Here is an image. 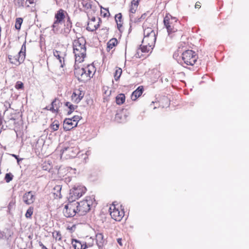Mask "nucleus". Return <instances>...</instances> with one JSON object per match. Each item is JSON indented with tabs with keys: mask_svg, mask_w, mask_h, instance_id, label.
<instances>
[{
	"mask_svg": "<svg viewBox=\"0 0 249 249\" xmlns=\"http://www.w3.org/2000/svg\"><path fill=\"white\" fill-rule=\"evenodd\" d=\"M86 41L84 37L78 38L73 42V53L75 61L81 63L84 61L86 55Z\"/></svg>",
	"mask_w": 249,
	"mask_h": 249,
	"instance_id": "f257e3e1",
	"label": "nucleus"
},
{
	"mask_svg": "<svg viewBox=\"0 0 249 249\" xmlns=\"http://www.w3.org/2000/svg\"><path fill=\"white\" fill-rule=\"evenodd\" d=\"M76 203V210L77 214L79 215H85L90 209V206L92 204V198L88 196L86 199Z\"/></svg>",
	"mask_w": 249,
	"mask_h": 249,
	"instance_id": "f03ea898",
	"label": "nucleus"
},
{
	"mask_svg": "<svg viewBox=\"0 0 249 249\" xmlns=\"http://www.w3.org/2000/svg\"><path fill=\"white\" fill-rule=\"evenodd\" d=\"M197 59L196 53L192 50H187L182 53V60L186 65H194Z\"/></svg>",
	"mask_w": 249,
	"mask_h": 249,
	"instance_id": "7ed1b4c3",
	"label": "nucleus"
},
{
	"mask_svg": "<svg viewBox=\"0 0 249 249\" xmlns=\"http://www.w3.org/2000/svg\"><path fill=\"white\" fill-rule=\"evenodd\" d=\"M86 191L85 187L81 185H74L70 191L69 200L72 202L80 197Z\"/></svg>",
	"mask_w": 249,
	"mask_h": 249,
	"instance_id": "20e7f679",
	"label": "nucleus"
},
{
	"mask_svg": "<svg viewBox=\"0 0 249 249\" xmlns=\"http://www.w3.org/2000/svg\"><path fill=\"white\" fill-rule=\"evenodd\" d=\"M173 21L177 22V19L175 18L172 17L171 15H166L164 18L163 22L164 25L166 27L168 35L173 37L172 35L173 33H174L177 31V29L175 28L173 24Z\"/></svg>",
	"mask_w": 249,
	"mask_h": 249,
	"instance_id": "39448f33",
	"label": "nucleus"
},
{
	"mask_svg": "<svg viewBox=\"0 0 249 249\" xmlns=\"http://www.w3.org/2000/svg\"><path fill=\"white\" fill-rule=\"evenodd\" d=\"M63 213L64 215L67 217H73L76 213H77V210H76V203H71L65 206Z\"/></svg>",
	"mask_w": 249,
	"mask_h": 249,
	"instance_id": "423d86ee",
	"label": "nucleus"
},
{
	"mask_svg": "<svg viewBox=\"0 0 249 249\" xmlns=\"http://www.w3.org/2000/svg\"><path fill=\"white\" fill-rule=\"evenodd\" d=\"M23 201L27 205H30L36 200L35 192L30 191L25 193L22 197Z\"/></svg>",
	"mask_w": 249,
	"mask_h": 249,
	"instance_id": "0eeeda50",
	"label": "nucleus"
},
{
	"mask_svg": "<svg viewBox=\"0 0 249 249\" xmlns=\"http://www.w3.org/2000/svg\"><path fill=\"white\" fill-rule=\"evenodd\" d=\"M109 208L110 214L111 217L116 221H120L124 216V212H120L118 209H116L115 206H113Z\"/></svg>",
	"mask_w": 249,
	"mask_h": 249,
	"instance_id": "6e6552de",
	"label": "nucleus"
},
{
	"mask_svg": "<svg viewBox=\"0 0 249 249\" xmlns=\"http://www.w3.org/2000/svg\"><path fill=\"white\" fill-rule=\"evenodd\" d=\"M67 15L68 13L66 11L62 9H60L55 14V20L61 23Z\"/></svg>",
	"mask_w": 249,
	"mask_h": 249,
	"instance_id": "1a4fd4ad",
	"label": "nucleus"
},
{
	"mask_svg": "<svg viewBox=\"0 0 249 249\" xmlns=\"http://www.w3.org/2000/svg\"><path fill=\"white\" fill-rule=\"evenodd\" d=\"M61 103L58 98H55L51 103L50 107H47L46 109L51 111L53 113H58Z\"/></svg>",
	"mask_w": 249,
	"mask_h": 249,
	"instance_id": "9d476101",
	"label": "nucleus"
},
{
	"mask_svg": "<svg viewBox=\"0 0 249 249\" xmlns=\"http://www.w3.org/2000/svg\"><path fill=\"white\" fill-rule=\"evenodd\" d=\"M156 40V34H152L151 36L144 37L142 41V44L150 45L151 46L154 47Z\"/></svg>",
	"mask_w": 249,
	"mask_h": 249,
	"instance_id": "9b49d317",
	"label": "nucleus"
},
{
	"mask_svg": "<svg viewBox=\"0 0 249 249\" xmlns=\"http://www.w3.org/2000/svg\"><path fill=\"white\" fill-rule=\"evenodd\" d=\"M8 61L12 64L16 66H18L23 62V58H19L18 54L13 56L12 55H8Z\"/></svg>",
	"mask_w": 249,
	"mask_h": 249,
	"instance_id": "f8f14e48",
	"label": "nucleus"
},
{
	"mask_svg": "<svg viewBox=\"0 0 249 249\" xmlns=\"http://www.w3.org/2000/svg\"><path fill=\"white\" fill-rule=\"evenodd\" d=\"M71 244L74 249H86L88 247L86 242H81L77 239H73Z\"/></svg>",
	"mask_w": 249,
	"mask_h": 249,
	"instance_id": "ddd939ff",
	"label": "nucleus"
},
{
	"mask_svg": "<svg viewBox=\"0 0 249 249\" xmlns=\"http://www.w3.org/2000/svg\"><path fill=\"white\" fill-rule=\"evenodd\" d=\"M75 123L70 118H66L64 120L63 127L65 131H69L75 127Z\"/></svg>",
	"mask_w": 249,
	"mask_h": 249,
	"instance_id": "4468645a",
	"label": "nucleus"
},
{
	"mask_svg": "<svg viewBox=\"0 0 249 249\" xmlns=\"http://www.w3.org/2000/svg\"><path fill=\"white\" fill-rule=\"evenodd\" d=\"M86 71H87V69H85L84 68H79L78 69H75L74 71L75 74H76L78 76V79L79 80L85 81V76L87 75L85 74Z\"/></svg>",
	"mask_w": 249,
	"mask_h": 249,
	"instance_id": "2eb2a0df",
	"label": "nucleus"
},
{
	"mask_svg": "<svg viewBox=\"0 0 249 249\" xmlns=\"http://www.w3.org/2000/svg\"><path fill=\"white\" fill-rule=\"evenodd\" d=\"M143 88L142 86H139L135 90H134L131 95V98L132 100H136L137 98L140 97L142 93Z\"/></svg>",
	"mask_w": 249,
	"mask_h": 249,
	"instance_id": "dca6fc26",
	"label": "nucleus"
},
{
	"mask_svg": "<svg viewBox=\"0 0 249 249\" xmlns=\"http://www.w3.org/2000/svg\"><path fill=\"white\" fill-rule=\"evenodd\" d=\"M98 20L99 21L97 24H95L94 22H89L87 30L89 31L93 32L97 29L99 27V21H101L100 18H98Z\"/></svg>",
	"mask_w": 249,
	"mask_h": 249,
	"instance_id": "f3484780",
	"label": "nucleus"
},
{
	"mask_svg": "<svg viewBox=\"0 0 249 249\" xmlns=\"http://www.w3.org/2000/svg\"><path fill=\"white\" fill-rule=\"evenodd\" d=\"M96 243L98 247L100 249L103 246L105 240L103 234L102 233H97L96 235Z\"/></svg>",
	"mask_w": 249,
	"mask_h": 249,
	"instance_id": "a211bd4d",
	"label": "nucleus"
},
{
	"mask_svg": "<svg viewBox=\"0 0 249 249\" xmlns=\"http://www.w3.org/2000/svg\"><path fill=\"white\" fill-rule=\"evenodd\" d=\"M87 69V71H86L85 74L87 75L85 76L86 81L89 80L91 77L93 75V73H92V71H94V68L93 66L89 65L87 68H85Z\"/></svg>",
	"mask_w": 249,
	"mask_h": 249,
	"instance_id": "6ab92c4d",
	"label": "nucleus"
},
{
	"mask_svg": "<svg viewBox=\"0 0 249 249\" xmlns=\"http://www.w3.org/2000/svg\"><path fill=\"white\" fill-rule=\"evenodd\" d=\"M64 105L69 109V111L67 112L68 115H71L77 107V106H74L69 102H65Z\"/></svg>",
	"mask_w": 249,
	"mask_h": 249,
	"instance_id": "aec40b11",
	"label": "nucleus"
},
{
	"mask_svg": "<svg viewBox=\"0 0 249 249\" xmlns=\"http://www.w3.org/2000/svg\"><path fill=\"white\" fill-rule=\"evenodd\" d=\"M139 3V0H132L131 1V5L129 9V12L131 14H134L137 9Z\"/></svg>",
	"mask_w": 249,
	"mask_h": 249,
	"instance_id": "412c9836",
	"label": "nucleus"
},
{
	"mask_svg": "<svg viewBox=\"0 0 249 249\" xmlns=\"http://www.w3.org/2000/svg\"><path fill=\"white\" fill-rule=\"evenodd\" d=\"M3 124L4 125V127L3 128L4 129L6 128H12L14 127L16 124V118L10 119L8 122H3Z\"/></svg>",
	"mask_w": 249,
	"mask_h": 249,
	"instance_id": "4be33fe9",
	"label": "nucleus"
},
{
	"mask_svg": "<svg viewBox=\"0 0 249 249\" xmlns=\"http://www.w3.org/2000/svg\"><path fill=\"white\" fill-rule=\"evenodd\" d=\"M118 43L117 39L113 38L109 40L107 43V50L109 51L114 47H115Z\"/></svg>",
	"mask_w": 249,
	"mask_h": 249,
	"instance_id": "5701e85b",
	"label": "nucleus"
},
{
	"mask_svg": "<svg viewBox=\"0 0 249 249\" xmlns=\"http://www.w3.org/2000/svg\"><path fill=\"white\" fill-rule=\"evenodd\" d=\"M154 47L146 44H142L141 45V51L143 53H148L151 52Z\"/></svg>",
	"mask_w": 249,
	"mask_h": 249,
	"instance_id": "b1692460",
	"label": "nucleus"
},
{
	"mask_svg": "<svg viewBox=\"0 0 249 249\" xmlns=\"http://www.w3.org/2000/svg\"><path fill=\"white\" fill-rule=\"evenodd\" d=\"M125 95L123 93L118 94L116 97V102L117 105L123 104L125 101Z\"/></svg>",
	"mask_w": 249,
	"mask_h": 249,
	"instance_id": "393cba45",
	"label": "nucleus"
},
{
	"mask_svg": "<svg viewBox=\"0 0 249 249\" xmlns=\"http://www.w3.org/2000/svg\"><path fill=\"white\" fill-rule=\"evenodd\" d=\"M152 34H156L155 32L151 28H145L143 30L144 37L151 36Z\"/></svg>",
	"mask_w": 249,
	"mask_h": 249,
	"instance_id": "a878e982",
	"label": "nucleus"
},
{
	"mask_svg": "<svg viewBox=\"0 0 249 249\" xmlns=\"http://www.w3.org/2000/svg\"><path fill=\"white\" fill-rule=\"evenodd\" d=\"M60 23L57 22L56 21L54 20L53 25H52V31L55 34H56L58 33V32L59 30L60 27L59 26V24Z\"/></svg>",
	"mask_w": 249,
	"mask_h": 249,
	"instance_id": "bb28decb",
	"label": "nucleus"
},
{
	"mask_svg": "<svg viewBox=\"0 0 249 249\" xmlns=\"http://www.w3.org/2000/svg\"><path fill=\"white\" fill-rule=\"evenodd\" d=\"M23 19L21 18H18L16 19V23H15V28L17 30H20L21 28V25L22 23Z\"/></svg>",
	"mask_w": 249,
	"mask_h": 249,
	"instance_id": "cd10ccee",
	"label": "nucleus"
},
{
	"mask_svg": "<svg viewBox=\"0 0 249 249\" xmlns=\"http://www.w3.org/2000/svg\"><path fill=\"white\" fill-rule=\"evenodd\" d=\"M122 70L121 68H119L116 70L115 73H114V75L115 80H118L120 78V77L122 74Z\"/></svg>",
	"mask_w": 249,
	"mask_h": 249,
	"instance_id": "c85d7f7f",
	"label": "nucleus"
},
{
	"mask_svg": "<svg viewBox=\"0 0 249 249\" xmlns=\"http://www.w3.org/2000/svg\"><path fill=\"white\" fill-rule=\"evenodd\" d=\"M71 99L75 103H78L81 100V97H78V93H76V92H74L72 94Z\"/></svg>",
	"mask_w": 249,
	"mask_h": 249,
	"instance_id": "c756f323",
	"label": "nucleus"
},
{
	"mask_svg": "<svg viewBox=\"0 0 249 249\" xmlns=\"http://www.w3.org/2000/svg\"><path fill=\"white\" fill-rule=\"evenodd\" d=\"M53 237L56 240H61V234L59 231H54L53 232Z\"/></svg>",
	"mask_w": 249,
	"mask_h": 249,
	"instance_id": "7c9ffc66",
	"label": "nucleus"
},
{
	"mask_svg": "<svg viewBox=\"0 0 249 249\" xmlns=\"http://www.w3.org/2000/svg\"><path fill=\"white\" fill-rule=\"evenodd\" d=\"M33 207H30L27 210L26 213H25V217L27 218H30L33 213Z\"/></svg>",
	"mask_w": 249,
	"mask_h": 249,
	"instance_id": "2f4dec72",
	"label": "nucleus"
},
{
	"mask_svg": "<svg viewBox=\"0 0 249 249\" xmlns=\"http://www.w3.org/2000/svg\"><path fill=\"white\" fill-rule=\"evenodd\" d=\"M73 148L72 147H65L61 150L62 154L70 153L73 152Z\"/></svg>",
	"mask_w": 249,
	"mask_h": 249,
	"instance_id": "473e14b6",
	"label": "nucleus"
},
{
	"mask_svg": "<svg viewBox=\"0 0 249 249\" xmlns=\"http://www.w3.org/2000/svg\"><path fill=\"white\" fill-rule=\"evenodd\" d=\"M13 177L11 173L6 174L4 178L6 182L7 183L10 182L13 179Z\"/></svg>",
	"mask_w": 249,
	"mask_h": 249,
	"instance_id": "72a5a7b5",
	"label": "nucleus"
},
{
	"mask_svg": "<svg viewBox=\"0 0 249 249\" xmlns=\"http://www.w3.org/2000/svg\"><path fill=\"white\" fill-rule=\"evenodd\" d=\"M71 119H72V121L75 123L74 126H76L78 122L81 119V117L78 115H75Z\"/></svg>",
	"mask_w": 249,
	"mask_h": 249,
	"instance_id": "f704fd0d",
	"label": "nucleus"
},
{
	"mask_svg": "<svg viewBox=\"0 0 249 249\" xmlns=\"http://www.w3.org/2000/svg\"><path fill=\"white\" fill-rule=\"evenodd\" d=\"M15 87L17 89H23L24 88L23 83L21 81H18L16 83Z\"/></svg>",
	"mask_w": 249,
	"mask_h": 249,
	"instance_id": "c9c22d12",
	"label": "nucleus"
},
{
	"mask_svg": "<svg viewBox=\"0 0 249 249\" xmlns=\"http://www.w3.org/2000/svg\"><path fill=\"white\" fill-rule=\"evenodd\" d=\"M66 18H67V21L65 26H67V28L68 29L71 28L72 27V23L70 19V18L68 15L67 16Z\"/></svg>",
	"mask_w": 249,
	"mask_h": 249,
	"instance_id": "e433bc0d",
	"label": "nucleus"
},
{
	"mask_svg": "<svg viewBox=\"0 0 249 249\" xmlns=\"http://www.w3.org/2000/svg\"><path fill=\"white\" fill-rule=\"evenodd\" d=\"M53 55L54 56L56 57L58 59H59L60 57H62L63 56L65 55V54H63V55L61 54L60 52H59L58 51H55L53 52Z\"/></svg>",
	"mask_w": 249,
	"mask_h": 249,
	"instance_id": "4c0bfd02",
	"label": "nucleus"
},
{
	"mask_svg": "<svg viewBox=\"0 0 249 249\" xmlns=\"http://www.w3.org/2000/svg\"><path fill=\"white\" fill-rule=\"evenodd\" d=\"M59 126V124H58V123L57 122L55 123L54 122L51 124V127L53 131H56L58 130Z\"/></svg>",
	"mask_w": 249,
	"mask_h": 249,
	"instance_id": "58836bf2",
	"label": "nucleus"
},
{
	"mask_svg": "<svg viewBox=\"0 0 249 249\" xmlns=\"http://www.w3.org/2000/svg\"><path fill=\"white\" fill-rule=\"evenodd\" d=\"M122 16L121 13H119L115 16V21L117 23L118 21L121 22Z\"/></svg>",
	"mask_w": 249,
	"mask_h": 249,
	"instance_id": "ea45409f",
	"label": "nucleus"
},
{
	"mask_svg": "<svg viewBox=\"0 0 249 249\" xmlns=\"http://www.w3.org/2000/svg\"><path fill=\"white\" fill-rule=\"evenodd\" d=\"M25 52L26 53V41L23 43L21 46V48L20 51H19V54Z\"/></svg>",
	"mask_w": 249,
	"mask_h": 249,
	"instance_id": "a19ab883",
	"label": "nucleus"
},
{
	"mask_svg": "<svg viewBox=\"0 0 249 249\" xmlns=\"http://www.w3.org/2000/svg\"><path fill=\"white\" fill-rule=\"evenodd\" d=\"M145 14H142L140 18H138V20H134V22L136 23L141 22L142 21V19H144L145 18Z\"/></svg>",
	"mask_w": 249,
	"mask_h": 249,
	"instance_id": "79ce46f5",
	"label": "nucleus"
},
{
	"mask_svg": "<svg viewBox=\"0 0 249 249\" xmlns=\"http://www.w3.org/2000/svg\"><path fill=\"white\" fill-rule=\"evenodd\" d=\"M60 63L61 64V67H63V65L64 64V56H62V57H60L59 59H58Z\"/></svg>",
	"mask_w": 249,
	"mask_h": 249,
	"instance_id": "37998d69",
	"label": "nucleus"
},
{
	"mask_svg": "<svg viewBox=\"0 0 249 249\" xmlns=\"http://www.w3.org/2000/svg\"><path fill=\"white\" fill-rule=\"evenodd\" d=\"M26 53L25 52H23L22 53H21L20 54H19V52L18 53V57L19 58H23V61L25 59V54Z\"/></svg>",
	"mask_w": 249,
	"mask_h": 249,
	"instance_id": "c03bdc74",
	"label": "nucleus"
},
{
	"mask_svg": "<svg viewBox=\"0 0 249 249\" xmlns=\"http://www.w3.org/2000/svg\"><path fill=\"white\" fill-rule=\"evenodd\" d=\"M130 22H133L134 20H138V18H134V16L132 14H130L129 16Z\"/></svg>",
	"mask_w": 249,
	"mask_h": 249,
	"instance_id": "a18cd8bd",
	"label": "nucleus"
},
{
	"mask_svg": "<svg viewBox=\"0 0 249 249\" xmlns=\"http://www.w3.org/2000/svg\"><path fill=\"white\" fill-rule=\"evenodd\" d=\"M39 245L40 247H41V249H48L41 242L39 241Z\"/></svg>",
	"mask_w": 249,
	"mask_h": 249,
	"instance_id": "49530a36",
	"label": "nucleus"
},
{
	"mask_svg": "<svg viewBox=\"0 0 249 249\" xmlns=\"http://www.w3.org/2000/svg\"><path fill=\"white\" fill-rule=\"evenodd\" d=\"M61 189V187L59 185L56 186L54 188V190L57 191V192L60 191Z\"/></svg>",
	"mask_w": 249,
	"mask_h": 249,
	"instance_id": "de8ad7c7",
	"label": "nucleus"
},
{
	"mask_svg": "<svg viewBox=\"0 0 249 249\" xmlns=\"http://www.w3.org/2000/svg\"><path fill=\"white\" fill-rule=\"evenodd\" d=\"M200 4L201 3L200 2H199V1L196 2V5H195V7L196 8H199L201 7Z\"/></svg>",
	"mask_w": 249,
	"mask_h": 249,
	"instance_id": "09e8293b",
	"label": "nucleus"
},
{
	"mask_svg": "<svg viewBox=\"0 0 249 249\" xmlns=\"http://www.w3.org/2000/svg\"><path fill=\"white\" fill-rule=\"evenodd\" d=\"M122 238H118V239H117V242H118V244H119L121 246H123V244H122Z\"/></svg>",
	"mask_w": 249,
	"mask_h": 249,
	"instance_id": "8fccbe9b",
	"label": "nucleus"
},
{
	"mask_svg": "<svg viewBox=\"0 0 249 249\" xmlns=\"http://www.w3.org/2000/svg\"><path fill=\"white\" fill-rule=\"evenodd\" d=\"M105 10L107 11V12L106 13H105L104 14H103V16L104 17H107L109 15V11L108 10H107L105 9Z\"/></svg>",
	"mask_w": 249,
	"mask_h": 249,
	"instance_id": "3c124183",
	"label": "nucleus"
},
{
	"mask_svg": "<svg viewBox=\"0 0 249 249\" xmlns=\"http://www.w3.org/2000/svg\"><path fill=\"white\" fill-rule=\"evenodd\" d=\"M4 106L6 107V108L8 109V108H10V104L8 102H6L5 105H4Z\"/></svg>",
	"mask_w": 249,
	"mask_h": 249,
	"instance_id": "603ef678",
	"label": "nucleus"
},
{
	"mask_svg": "<svg viewBox=\"0 0 249 249\" xmlns=\"http://www.w3.org/2000/svg\"><path fill=\"white\" fill-rule=\"evenodd\" d=\"M36 0H27V1L29 2L30 4H33L35 2Z\"/></svg>",
	"mask_w": 249,
	"mask_h": 249,
	"instance_id": "864d4df0",
	"label": "nucleus"
},
{
	"mask_svg": "<svg viewBox=\"0 0 249 249\" xmlns=\"http://www.w3.org/2000/svg\"><path fill=\"white\" fill-rule=\"evenodd\" d=\"M96 21V18L95 17H92L89 22H95Z\"/></svg>",
	"mask_w": 249,
	"mask_h": 249,
	"instance_id": "5fc2aeb1",
	"label": "nucleus"
},
{
	"mask_svg": "<svg viewBox=\"0 0 249 249\" xmlns=\"http://www.w3.org/2000/svg\"><path fill=\"white\" fill-rule=\"evenodd\" d=\"M22 160V159H19V158H18V159H17V162L19 164V161H21Z\"/></svg>",
	"mask_w": 249,
	"mask_h": 249,
	"instance_id": "6e6d98bb",
	"label": "nucleus"
},
{
	"mask_svg": "<svg viewBox=\"0 0 249 249\" xmlns=\"http://www.w3.org/2000/svg\"><path fill=\"white\" fill-rule=\"evenodd\" d=\"M76 155V153H75L73 154L70 155V157H75Z\"/></svg>",
	"mask_w": 249,
	"mask_h": 249,
	"instance_id": "4d7b16f0",
	"label": "nucleus"
},
{
	"mask_svg": "<svg viewBox=\"0 0 249 249\" xmlns=\"http://www.w3.org/2000/svg\"><path fill=\"white\" fill-rule=\"evenodd\" d=\"M117 26H118V28L119 29L122 25L121 23H118V22L117 23Z\"/></svg>",
	"mask_w": 249,
	"mask_h": 249,
	"instance_id": "13d9d810",
	"label": "nucleus"
},
{
	"mask_svg": "<svg viewBox=\"0 0 249 249\" xmlns=\"http://www.w3.org/2000/svg\"><path fill=\"white\" fill-rule=\"evenodd\" d=\"M12 156L13 157H14V158H15L16 159H18V156L17 155H15V154H12Z\"/></svg>",
	"mask_w": 249,
	"mask_h": 249,
	"instance_id": "bf43d9fd",
	"label": "nucleus"
},
{
	"mask_svg": "<svg viewBox=\"0 0 249 249\" xmlns=\"http://www.w3.org/2000/svg\"><path fill=\"white\" fill-rule=\"evenodd\" d=\"M83 96L81 95V93H80L79 95L78 94V97H81V99H82Z\"/></svg>",
	"mask_w": 249,
	"mask_h": 249,
	"instance_id": "052dcab7",
	"label": "nucleus"
},
{
	"mask_svg": "<svg viewBox=\"0 0 249 249\" xmlns=\"http://www.w3.org/2000/svg\"><path fill=\"white\" fill-rule=\"evenodd\" d=\"M180 63L183 65V63H182V62H180Z\"/></svg>",
	"mask_w": 249,
	"mask_h": 249,
	"instance_id": "680f3d73",
	"label": "nucleus"
}]
</instances>
